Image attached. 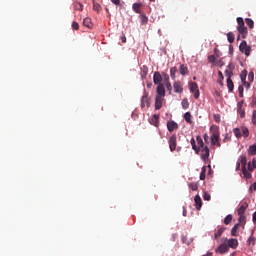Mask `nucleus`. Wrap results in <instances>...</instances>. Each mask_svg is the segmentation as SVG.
Instances as JSON below:
<instances>
[{"instance_id": "nucleus-24", "label": "nucleus", "mask_w": 256, "mask_h": 256, "mask_svg": "<svg viewBox=\"0 0 256 256\" xmlns=\"http://www.w3.org/2000/svg\"><path fill=\"white\" fill-rule=\"evenodd\" d=\"M184 119L187 123H189L191 125V123H193V118L191 116V112H186L184 114Z\"/></svg>"}, {"instance_id": "nucleus-59", "label": "nucleus", "mask_w": 256, "mask_h": 256, "mask_svg": "<svg viewBox=\"0 0 256 256\" xmlns=\"http://www.w3.org/2000/svg\"><path fill=\"white\" fill-rule=\"evenodd\" d=\"M238 91H239V93H243L244 88H243V86H242V85H240V86L238 87Z\"/></svg>"}, {"instance_id": "nucleus-64", "label": "nucleus", "mask_w": 256, "mask_h": 256, "mask_svg": "<svg viewBox=\"0 0 256 256\" xmlns=\"http://www.w3.org/2000/svg\"><path fill=\"white\" fill-rule=\"evenodd\" d=\"M253 189L256 191V182L253 183Z\"/></svg>"}, {"instance_id": "nucleus-34", "label": "nucleus", "mask_w": 256, "mask_h": 256, "mask_svg": "<svg viewBox=\"0 0 256 256\" xmlns=\"http://www.w3.org/2000/svg\"><path fill=\"white\" fill-rule=\"evenodd\" d=\"M205 173H207V167L203 166L200 173V181H205Z\"/></svg>"}, {"instance_id": "nucleus-38", "label": "nucleus", "mask_w": 256, "mask_h": 256, "mask_svg": "<svg viewBox=\"0 0 256 256\" xmlns=\"http://www.w3.org/2000/svg\"><path fill=\"white\" fill-rule=\"evenodd\" d=\"M83 25L84 27H88V29H91V18H84Z\"/></svg>"}, {"instance_id": "nucleus-9", "label": "nucleus", "mask_w": 256, "mask_h": 256, "mask_svg": "<svg viewBox=\"0 0 256 256\" xmlns=\"http://www.w3.org/2000/svg\"><path fill=\"white\" fill-rule=\"evenodd\" d=\"M167 129L170 133H173L176 129H179V124L175 121H168L167 122Z\"/></svg>"}, {"instance_id": "nucleus-10", "label": "nucleus", "mask_w": 256, "mask_h": 256, "mask_svg": "<svg viewBox=\"0 0 256 256\" xmlns=\"http://www.w3.org/2000/svg\"><path fill=\"white\" fill-rule=\"evenodd\" d=\"M201 150V159L203 161H207L209 159V147L205 146L204 148H200Z\"/></svg>"}, {"instance_id": "nucleus-36", "label": "nucleus", "mask_w": 256, "mask_h": 256, "mask_svg": "<svg viewBox=\"0 0 256 256\" xmlns=\"http://www.w3.org/2000/svg\"><path fill=\"white\" fill-rule=\"evenodd\" d=\"M190 143H191V145H192V149H193L196 153H198V152H199V147L197 146V144H196V142H195V138H192V139L190 140Z\"/></svg>"}, {"instance_id": "nucleus-63", "label": "nucleus", "mask_w": 256, "mask_h": 256, "mask_svg": "<svg viewBox=\"0 0 256 256\" xmlns=\"http://www.w3.org/2000/svg\"><path fill=\"white\" fill-rule=\"evenodd\" d=\"M240 117H241V119H243V118L245 117V112H242V113L240 114Z\"/></svg>"}, {"instance_id": "nucleus-12", "label": "nucleus", "mask_w": 256, "mask_h": 256, "mask_svg": "<svg viewBox=\"0 0 256 256\" xmlns=\"http://www.w3.org/2000/svg\"><path fill=\"white\" fill-rule=\"evenodd\" d=\"M156 97H165V86L163 84L158 85Z\"/></svg>"}, {"instance_id": "nucleus-57", "label": "nucleus", "mask_w": 256, "mask_h": 256, "mask_svg": "<svg viewBox=\"0 0 256 256\" xmlns=\"http://www.w3.org/2000/svg\"><path fill=\"white\" fill-rule=\"evenodd\" d=\"M243 83V85L247 88V89H249V87H251V84L249 83V82H242Z\"/></svg>"}, {"instance_id": "nucleus-30", "label": "nucleus", "mask_w": 256, "mask_h": 256, "mask_svg": "<svg viewBox=\"0 0 256 256\" xmlns=\"http://www.w3.org/2000/svg\"><path fill=\"white\" fill-rule=\"evenodd\" d=\"M180 73L182 74V75H188V73H189V69L187 68V66H185V65H180Z\"/></svg>"}, {"instance_id": "nucleus-45", "label": "nucleus", "mask_w": 256, "mask_h": 256, "mask_svg": "<svg viewBox=\"0 0 256 256\" xmlns=\"http://www.w3.org/2000/svg\"><path fill=\"white\" fill-rule=\"evenodd\" d=\"M181 105L183 109H189V100H187L186 98L183 99Z\"/></svg>"}, {"instance_id": "nucleus-5", "label": "nucleus", "mask_w": 256, "mask_h": 256, "mask_svg": "<svg viewBox=\"0 0 256 256\" xmlns=\"http://www.w3.org/2000/svg\"><path fill=\"white\" fill-rule=\"evenodd\" d=\"M226 242H227V246L228 249H237V247H239V240H237V238H231V239H227L226 238Z\"/></svg>"}, {"instance_id": "nucleus-47", "label": "nucleus", "mask_w": 256, "mask_h": 256, "mask_svg": "<svg viewBox=\"0 0 256 256\" xmlns=\"http://www.w3.org/2000/svg\"><path fill=\"white\" fill-rule=\"evenodd\" d=\"M237 225H245V215H239V223Z\"/></svg>"}, {"instance_id": "nucleus-25", "label": "nucleus", "mask_w": 256, "mask_h": 256, "mask_svg": "<svg viewBox=\"0 0 256 256\" xmlns=\"http://www.w3.org/2000/svg\"><path fill=\"white\" fill-rule=\"evenodd\" d=\"M148 73H149V68H147V66H143L142 72H141V79H147Z\"/></svg>"}, {"instance_id": "nucleus-56", "label": "nucleus", "mask_w": 256, "mask_h": 256, "mask_svg": "<svg viewBox=\"0 0 256 256\" xmlns=\"http://www.w3.org/2000/svg\"><path fill=\"white\" fill-rule=\"evenodd\" d=\"M204 141H205V143H209V135L208 134H204Z\"/></svg>"}, {"instance_id": "nucleus-41", "label": "nucleus", "mask_w": 256, "mask_h": 256, "mask_svg": "<svg viewBox=\"0 0 256 256\" xmlns=\"http://www.w3.org/2000/svg\"><path fill=\"white\" fill-rule=\"evenodd\" d=\"M240 78H241L242 83H245L247 81V70H244L241 72Z\"/></svg>"}, {"instance_id": "nucleus-58", "label": "nucleus", "mask_w": 256, "mask_h": 256, "mask_svg": "<svg viewBox=\"0 0 256 256\" xmlns=\"http://www.w3.org/2000/svg\"><path fill=\"white\" fill-rule=\"evenodd\" d=\"M111 2H112L114 5H119V3H121V0H111Z\"/></svg>"}, {"instance_id": "nucleus-15", "label": "nucleus", "mask_w": 256, "mask_h": 256, "mask_svg": "<svg viewBox=\"0 0 256 256\" xmlns=\"http://www.w3.org/2000/svg\"><path fill=\"white\" fill-rule=\"evenodd\" d=\"M237 31L242 37V39H247V35H249V31L247 30L246 26L244 28H238Z\"/></svg>"}, {"instance_id": "nucleus-50", "label": "nucleus", "mask_w": 256, "mask_h": 256, "mask_svg": "<svg viewBox=\"0 0 256 256\" xmlns=\"http://www.w3.org/2000/svg\"><path fill=\"white\" fill-rule=\"evenodd\" d=\"M218 77H219L218 83H220V85H223V79H224L223 72L219 71Z\"/></svg>"}, {"instance_id": "nucleus-18", "label": "nucleus", "mask_w": 256, "mask_h": 256, "mask_svg": "<svg viewBox=\"0 0 256 256\" xmlns=\"http://www.w3.org/2000/svg\"><path fill=\"white\" fill-rule=\"evenodd\" d=\"M226 83H227V88H228L229 93H233V89H235V84H233V80L228 78L226 80Z\"/></svg>"}, {"instance_id": "nucleus-51", "label": "nucleus", "mask_w": 256, "mask_h": 256, "mask_svg": "<svg viewBox=\"0 0 256 256\" xmlns=\"http://www.w3.org/2000/svg\"><path fill=\"white\" fill-rule=\"evenodd\" d=\"M252 123L253 125H256V110H254L252 114Z\"/></svg>"}, {"instance_id": "nucleus-14", "label": "nucleus", "mask_w": 256, "mask_h": 256, "mask_svg": "<svg viewBox=\"0 0 256 256\" xmlns=\"http://www.w3.org/2000/svg\"><path fill=\"white\" fill-rule=\"evenodd\" d=\"M194 201H195L196 209L197 211H199L201 207H203V201L201 200V196L196 195L194 198Z\"/></svg>"}, {"instance_id": "nucleus-35", "label": "nucleus", "mask_w": 256, "mask_h": 256, "mask_svg": "<svg viewBox=\"0 0 256 256\" xmlns=\"http://www.w3.org/2000/svg\"><path fill=\"white\" fill-rule=\"evenodd\" d=\"M242 137H249V129L245 126L241 127Z\"/></svg>"}, {"instance_id": "nucleus-49", "label": "nucleus", "mask_w": 256, "mask_h": 256, "mask_svg": "<svg viewBox=\"0 0 256 256\" xmlns=\"http://www.w3.org/2000/svg\"><path fill=\"white\" fill-rule=\"evenodd\" d=\"M203 199L204 201H211V194L204 192Z\"/></svg>"}, {"instance_id": "nucleus-60", "label": "nucleus", "mask_w": 256, "mask_h": 256, "mask_svg": "<svg viewBox=\"0 0 256 256\" xmlns=\"http://www.w3.org/2000/svg\"><path fill=\"white\" fill-rule=\"evenodd\" d=\"M183 217H187V209L183 207Z\"/></svg>"}, {"instance_id": "nucleus-13", "label": "nucleus", "mask_w": 256, "mask_h": 256, "mask_svg": "<svg viewBox=\"0 0 256 256\" xmlns=\"http://www.w3.org/2000/svg\"><path fill=\"white\" fill-rule=\"evenodd\" d=\"M161 107H163V98L156 96L155 97V109L157 111H159V109H161Z\"/></svg>"}, {"instance_id": "nucleus-21", "label": "nucleus", "mask_w": 256, "mask_h": 256, "mask_svg": "<svg viewBox=\"0 0 256 256\" xmlns=\"http://www.w3.org/2000/svg\"><path fill=\"white\" fill-rule=\"evenodd\" d=\"M236 21H237V24H238L237 29H242V28L245 27V20H243L242 17H238L236 19Z\"/></svg>"}, {"instance_id": "nucleus-31", "label": "nucleus", "mask_w": 256, "mask_h": 256, "mask_svg": "<svg viewBox=\"0 0 256 256\" xmlns=\"http://www.w3.org/2000/svg\"><path fill=\"white\" fill-rule=\"evenodd\" d=\"M233 133H234L235 137H237V139H241V137H242L241 128H234Z\"/></svg>"}, {"instance_id": "nucleus-43", "label": "nucleus", "mask_w": 256, "mask_h": 256, "mask_svg": "<svg viewBox=\"0 0 256 256\" xmlns=\"http://www.w3.org/2000/svg\"><path fill=\"white\" fill-rule=\"evenodd\" d=\"M227 39H228V41H229L230 43H234V41H235V34H233V32H229V33L227 34Z\"/></svg>"}, {"instance_id": "nucleus-2", "label": "nucleus", "mask_w": 256, "mask_h": 256, "mask_svg": "<svg viewBox=\"0 0 256 256\" xmlns=\"http://www.w3.org/2000/svg\"><path fill=\"white\" fill-rule=\"evenodd\" d=\"M239 49L241 53H244V55H246V57H249V55H251V46L247 45V41L243 40L240 43Z\"/></svg>"}, {"instance_id": "nucleus-33", "label": "nucleus", "mask_w": 256, "mask_h": 256, "mask_svg": "<svg viewBox=\"0 0 256 256\" xmlns=\"http://www.w3.org/2000/svg\"><path fill=\"white\" fill-rule=\"evenodd\" d=\"M247 207V204L241 205L240 208L238 209V215H245V210L247 209Z\"/></svg>"}, {"instance_id": "nucleus-23", "label": "nucleus", "mask_w": 256, "mask_h": 256, "mask_svg": "<svg viewBox=\"0 0 256 256\" xmlns=\"http://www.w3.org/2000/svg\"><path fill=\"white\" fill-rule=\"evenodd\" d=\"M74 11H83V4L81 2L73 3Z\"/></svg>"}, {"instance_id": "nucleus-11", "label": "nucleus", "mask_w": 256, "mask_h": 256, "mask_svg": "<svg viewBox=\"0 0 256 256\" xmlns=\"http://www.w3.org/2000/svg\"><path fill=\"white\" fill-rule=\"evenodd\" d=\"M153 81H154V85H161L160 83L161 81H163V77L161 76V73L154 72Z\"/></svg>"}, {"instance_id": "nucleus-17", "label": "nucleus", "mask_w": 256, "mask_h": 256, "mask_svg": "<svg viewBox=\"0 0 256 256\" xmlns=\"http://www.w3.org/2000/svg\"><path fill=\"white\" fill-rule=\"evenodd\" d=\"M239 227H240V224H235L233 226V228L231 229L232 237H238L239 236Z\"/></svg>"}, {"instance_id": "nucleus-3", "label": "nucleus", "mask_w": 256, "mask_h": 256, "mask_svg": "<svg viewBox=\"0 0 256 256\" xmlns=\"http://www.w3.org/2000/svg\"><path fill=\"white\" fill-rule=\"evenodd\" d=\"M189 89L190 92L193 93L195 99H199V85H197V82H190L189 83Z\"/></svg>"}, {"instance_id": "nucleus-46", "label": "nucleus", "mask_w": 256, "mask_h": 256, "mask_svg": "<svg viewBox=\"0 0 256 256\" xmlns=\"http://www.w3.org/2000/svg\"><path fill=\"white\" fill-rule=\"evenodd\" d=\"M93 11H97L99 13L101 11V5L97 2H93Z\"/></svg>"}, {"instance_id": "nucleus-26", "label": "nucleus", "mask_w": 256, "mask_h": 256, "mask_svg": "<svg viewBox=\"0 0 256 256\" xmlns=\"http://www.w3.org/2000/svg\"><path fill=\"white\" fill-rule=\"evenodd\" d=\"M196 141L198 143L199 151H201V149L205 148V145L203 143V138H201V136H197Z\"/></svg>"}, {"instance_id": "nucleus-44", "label": "nucleus", "mask_w": 256, "mask_h": 256, "mask_svg": "<svg viewBox=\"0 0 256 256\" xmlns=\"http://www.w3.org/2000/svg\"><path fill=\"white\" fill-rule=\"evenodd\" d=\"M242 173L246 179H251V172L247 171V168H242Z\"/></svg>"}, {"instance_id": "nucleus-62", "label": "nucleus", "mask_w": 256, "mask_h": 256, "mask_svg": "<svg viewBox=\"0 0 256 256\" xmlns=\"http://www.w3.org/2000/svg\"><path fill=\"white\" fill-rule=\"evenodd\" d=\"M253 221H254V223L256 222V212H254V214H253Z\"/></svg>"}, {"instance_id": "nucleus-37", "label": "nucleus", "mask_w": 256, "mask_h": 256, "mask_svg": "<svg viewBox=\"0 0 256 256\" xmlns=\"http://www.w3.org/2000/svg\"><path fill=\"white\" fill-rule=\"evenodd\" d=\"M141 23L142 25H147V23H149V18L146 14L141 13Z\"/></svg>"}, {"instance_id": "nucleus-16", "label": "nucleus", "mask_w": 256, "mask_h": 256, "mask_svg": "<svg viewBox=\"0 0 256 256\" xmlns=\"http://www.w3.org/2000/svg\"><path fill=\"white\" fill-rule=\"evenodd\" d=\"M224 75L225 77H227V79H231V77H233V65H228V68L225 70Z\"/></svg>"}, {"instance_id": "nucleus-55", "label": "nucleus", "mask_w": 256, "mask_h": 256, "mask_svg": "<svg viewBox=\"0 0 256 256\" xmlns=\"http://www.w3.org/2000/svg\"><path fill=\"white\" fill-rule=\"evenodd\" d=\"M214 121L216 123H221V118L219 116H217V115H214Z\"/></svg>"}, {"instance_id": "nucleus-53", "label": "nucleus", "mask_w": 256, "mask_h": 256, "mask_svg": "<svg viewBox=\"0 0 256 256\" xmlns=\"http://www.w3.org/2000/svg\"><path fill=\"white\" fill-rule=\"evenodd\" d=\"M215 55L208 56V63H213L215 61Z\"/></svg>"}, {"instance_id": "nucleus-4", "label": "nucleus", "mask_w": 256, "mask_h": 256, "mask_svg": "<svg viewBox=\"0 0 256 256\" xmlns=\"http://www.w3.org/2000/svg\"><path fill=\"white\" fill-rule=\"evenodd\" d=\"M141 107L142 109L145 107H151V98H149V94H147V92H144V95L142 96Z\"/></svg>"}, {"instance_id": "nucleus-22", "label": "nucleus", "mask_w": 256, "mask_h": 256, "mask_svg": "<svg viewBox=\"0 0 256 256\" xmlns=\"http://www.w3.org/2000/svg\"><path fill=\"white\" fill-rule=\"evenodd\" d=\"M248 155L250 156L256 155V143L249 146Z\"/></svg>"}, {"instance_id": "nucleus-20", "label": "nucleus", "mask_w": 256, "mask_h": 256, "mask_svg": "<svg viewBox=\"0 0 256 256\" xmlns=\"http://www.w3.org/2000/svg\"><path fill=\"white\" fill-rule=\"evenodd\" d=\"M151 125H154V127H159V116L154 115L150 120Z\"/></svg>"}, {"instance_id": "nucleus-27", "label": "nucleus", "mask_w": 256, "mask_h": 256, "mask_svg": "<svg viewBox=\"0 0 256 256\" xmlns=\"http://www.w3.org/2000/svg\"><path fill=\"white\" fill-rule=\"evenodd\" d=\"M245 23L249 27V29H253L255 27V22H253V19L251 18H246Z\"/></svg>"}, {"instance_id": "nucleus-61", "label": "nucleus", "mask_w": 256, "mask_h": 256, "mask_svg": "<svg viewBox=\"0 0 256 256\" xmlns=\"http://www.w3.org/2000/svg\"><path fill=\"white\" fill-rule=\"evenodd\" d=\"M121 41H122V43H127V38H126L125 36H123V37L121 38Z\"/></svg>"}, {"instance_id": "nucleus-19", "label": "nucleus", "mask_w": 256, "mask_h": 256, "mask_svg": "<svg viewBox=\"0 0 256 256\" xmlns=\"http://www.w3.org/2000/svg\"><path fill=\"white\" fill-rule=\"evenodd\" d=\"M142 3H134L133 5H132V9H133V11H135V13H138L139 15H141V7H142Z\"/></svg>"}, {"instance_id": "nucleus-28", "label": "nucleus", "mask_w": 256, "mask_h": 256, "mask_svg": "<svg viewBox=\"0 0 256 256\" xmlns=\"http://www.w3.org/2000/svg\"><path fill=\"white\" fill-rule=\"evenodd\" d=\"M223 233H225V228H219L218 231L214 234V239H219Z\"/></svg>"}, {"instance_id": "nucleus-32", "label": "nucleus", "mask_w": 256, "mask_h": 256, "mask_svg": "<svg viewBox=\"0 0 256 256\" xmlns=\"http://www.w3.org/2000/svg\"><path fill=\"white\" fill-rule=\"evenodd\" d=\"M242 169H247V156H241L240 157Z\"/></svg>"}, {"instance_id": "nucleus-6", "label": "nucleus", "mask_w": 256, "mask_h": 256, "mask_svg": "<svg viewBox=\"0 0 256 256\" xmlns=\"http://www.w3.org/2000/svg\"><path fill=\"white\" fill-rule=\"evenodd\" d=\"M216 253H220V255H225V253L229 252V246L227 243H222L215 249Z\"/></svg>"}, {"instance_id": "nucleus-8", "label": "nucleus", "mask_w": 256, "mask_h": 256, "mask_svg": "<svg viewBox=\"0 0 256 256\" xmlns=\"http://www.w3.org/2000/svg\"><path fill=\"white\" fill-rule=\"evenodd\" d=\"M173 89L174 93L181 95V93H183V83H181V81H175L173 83Z\"/></svg>"}, {"instance_id": "nucleus-29", "label": "nucleus", "mask_w": 256, "mask_h": 256, "mask_svg": "<svg viewBox=\"0 0 256 256\" xmlns=\"http://www.w3.org/2000/svg\"><path fill=\"white\" fill-rule=\"evenodd\" d=\"M254 169H256V159L255 158L252 159V163L251 162L248 163V171H253Z\"/></svg>"}, {"instance_id": "nucleus-42", "label": "nucleus", "mask_w": 256, "mask_h": 256, "mask_svg": "<svg viewBox=\"0 0 256 256\" xmlns=\"http://www.w3.org/2000/svg\"><path fill=\"white\" fill-rule=\"evenodd\" d=\"M231 221H233V215L229 214L225 217L224 219V224L225 225H229L231 223Z\"/></svg>"}, {"instance_id": "nucleus-7", "label": "nucleus", "mask_w": 256, "mask_h": 256, "mask_svg": "<svg viewBox=\"0 0 256 256\" xmlns=\"http://www.w3.org/2000/svg\"><path fill=\"white\" fill-rule=\"evenodd\" d=\"M169 148L170 151H175L177 149V135L173 134L169 139Z\"/></svg>"}, {"instance_id": "nucleus-52", "label": "nucleus", "mask_w": 256, "mask_h": 256, "mask_svg": "<svg viewBox=\"0 0 256 256\" xmlns=\"http://www.w3.org/2000/svg\"><path fill=\"white\" fill-rule=\"evenodd\" d=\"M254 78H255V74H254L253 72H250V73L248 74V79H249V81L253 82Z\"/></svg>"}, {"instance_id": "nucleus-48", "label": "nucleus", "mask_w": 256, "mask_h": 256, "mask_svg": "<svg viewBox=\"0 0 256 256\" xmlns=\"http://www.w3.org/2000/svg\"><path fill=\"white\" fill-rule=\"evenodd\" d=\"M166 89L169 92V95H171L173 91V86L171 85V82H166Z\"/></svg>"}, {"instance_id": "nucleus-54", "label": "nucleus", "mask_w": 256, "mask_h": 256, "mask_svg": "<svg viewBox=\"0 0 256 256\" xmlns=\"http://www.w3.org/2000/svg\"><path fill=\"white\" fill-rule=\"evenodd\" d=\"M72 28L75 29V31H79V23L77 22L72 23Z\"/></svg>"}, {"instance_id": "nucleus-1", "label": "nucleus", "mask_w": 256, "mask_h": 256, "mask_svg": "<svg viewBox=\"0 0 256 256\" xmlns=\"http://www.w3.org/2000/svg\"><path fill=\"white\" fill-rule=\"evenodd\" d=\"M210 131H211V145H216V147H221V143L219 142L220 139V133H219V126H211L210 127Z\"/></svg>"}, {"instance_id": "nucleus-40", "label": "nucleus", "mask_w": 256, "mask_h": 256, "mask_svg": "<svg viewBox=\"0 0 256 256\" xmlns=\"http://www.w3.org/2000/svg\"><path fill=\"white\" fill-rule=\"evenodd\" d=\"M176 73H177V67H172V68L170 69V77H171V79H173V81H175V75H176Z\"/></svg>"}, {"instance_id": "nucleus-39", "label": "nucleus", "mask_w": 256, "mask_h": 256, "mask_svg": "<svg viewBox=\"0 0 256 256\" xmlns=\"http://www.w3.org/2000/svg\"><path fill=\"white\" fill-rule=\"evenodd\" d=\"M189 189H191V191H197V189H199V184H197L196 182H191L189 184Z\"/></svg>"}]
</instances>
